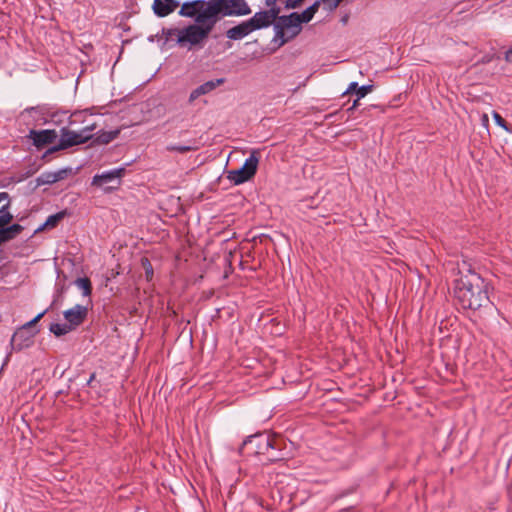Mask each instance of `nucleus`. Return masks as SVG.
Listing matches in <instances>:
<instances>
[{
    "label": "nucleus",
    "mask_w": 512,
    "mask_h": 512,
    "mask_svg": "<svg viewBox=\"0 0 512 512\" xmlns=\"http://www.w3.org/2000/svg\"><path fill=\"white\" fill-rule=\"evenodd\" d=\"M96 128L95 124L85 126L80 132H75L73 130L68 129L67 127H63L60 130V147H63L64 150L84 144L93 138V135L90 134Z\"/></svg>",
    "instance_id": "nucleus-7"
},
{
    "label": "nucleus",
    "mask_w": 512,
    "mask_h": 512,
    "mask_svg": "<svg viewBox=\"0 0 512 512\" xmlns=\"http://www.w3.org/2000/svg\"><path fill=\"white\" fill-rule=\"evenodd\" d=\"M66 323L72 330H75L85 322L88 316V307L76 304L72 308L63 312Z\"/></svg>",
    "instance_id": "nucleus-11"
},
{
    "label": "nucleus",
    "mask_w": 512,
    "mask_h": 512,
    "mask_svg": "<svg viewBox=\"0 0 512 512\" xmlns=\"http://www.w3.org/2000/svg\"><path fill=\"white\" fill-rule=\"evenodd\" d=\"M269 9L263 10L266 16L269 18L271 25L278 21L279 15L281 12V8L275 3L274 5H266Z\"/></svg>",
    "instance_id": "nucleus-25"
},
{
    "label": "nucleus",
    "mask_w": 512,
    "mask_h": 512,
    "mask_svg": "<svg viewBox=\"0 0 512 512\" xmlns=\"http://www.w3.org/2000/svg\"><path fill=\"white\" fill-rule=\"evenodd\" d=\"M336 113H337V112L328 114V115L326 116V119H330V118L334 117V115H335Z\"/></svg>",
    "instance_id": "nucleus-44"
},
{
    "label": "nucleus",
    "mask_w": 512,
    "mask_h": 512,
    "mask_svg": "<svg viewBox=\"0 0 512 512\" xmlns=\"http://www.w3.org/2000/svg\"><path fill=\"white\" fill-rule=\"evenodd\" d=\"M250 33H252L251 28L249 27L247 21H242L241 23L229 28L225 32V36L229 40L237 41L241 40L244 37L248 36Z\"/></svg>",
    "instance_id": "nucleus-15"
},
{
    "label": "nucleus",
    "mask_w": 512,
    "mask_h": 512,
    "mask_svg": "<svg viewBox=\"0 0 512 512\" xmlns=\"http://www.w3.org/2000/svg\"><path fill=\"white\" fill-rule=\"evenodd\" d=\"M374 86L373 85H362L359 86L357 82H351L346 89V91L342 94V96H345L347 94H353L355 93L358 97V99L364 98L368 93L373 91Z\"/></svg>",
    "instance_id": "nucleus-18"
},
{
    "label": "nucleus",
    "mask_w": 512,
    "mask_h": 512,
    "mask_svg": "<svg viewBox=\"0 0 512 512\" xmlns=\"http://www.w3.org/2000/svg\"><path fill=\"white\" fill-rule=\"evenodd\" d=\"M6 230L10 240H13L24 230V227L18 223H14L10 226L6 225Z\"/></svg>",
    "instance_id": "nucleus-28"
},
{
    "label": "nucleus",
    "mask_w": 512,
    "mask_h": 512,
    "mask_svg": "<svg viewBox=\"0 0 512 512\" xmlns=\"http://www.w3.org/2000/svg\"><path fill=\"white\" fill-rule=\"evenodd\" d=\"M259 160V151L253 150L240 168L228 171L227 178L234 185H240L250 181L257 173Z\"/></svg>",
    "instance_id": "nucleus-5"
},
{
    "label": "nucleus",
    "mask_w": 512,
    "mask_h": 512,
    "mask_svg": "<svg viewBox=\"0 0 512 512\" xmlns=\"http://www.w3.org/2000/svg\"><path fill=\"white\" fill-rule=\"evenodd\" d=\"M276 438L267 433H256L248 436L242 443L239 453L247 456L263 455L275 449Z\"/></svg>",
    "instance_id": "nucleus-4"
},
{
    "label": "nucleus",
    "mask_w": 512,
    "mask_h": 512,
    "mask_svg": "<svg viewBox=\"0 0 512 512\" xmlns=\"http://www.w3.org/2000/svg\"><path fill=\"white\" fill-rule=\"evenodd\" d=\"M54 183H56V182L53 177L52 171L43 172L36 178V186L37 187L42 186V185H52Z\"/></svg>",
    "instance_id": "nucleus-26"
},
{
    "label": "nucleus",
    "mask_w": 512,
    "mask_h": 512,
    "mask_svg": "<svg viewBox=\"0 0 512 512\" xmlns=\"http://www.w3.org/2000/svg\"><path fill=\"white\" fill-rule=\"evenodd\" d=\"M483 119H484L485 121H488V116L485 114V115L483 116Z\"/></svg>",
    "instance_id": "nucleus-48"
},
{
    "label": "nucleus",
    "mask_w": 512,
    "mask_h": 512,
    "mask_svg": "<svg viewBox=\"0 0 512 512\" xmlns=\"http://www.w3.org/2000/svg\"><path fill=\"white\" fill-rule=\"evenodd\" d=\"M58 137L56 130L54 129H45V130H35L31 129L26 136L29 140L32 141V144L39 150L43 147L52 144Z\"/></svg>",
    "instance_id": "nucleus-10"
},
{
    "label": "nucleus",
    "mask_w": 512,
    "mask_h": 512,
    "mask_svg": "<svg viewBox=\"0 0 512 512\" xmlns=\"http://www.w3.org/2000/svg\"><path fill=\"white\" fill-rule=\"evenodd\" d=\"M60 150H64V148H63V147H60V142H58V144H57V145H54V146H52V147L48 148V149L43 153V155H42V157H41V158H42L43 160H47V159H48V157H49L50 155H52L53 153L58 152V151H60Z\"/></svg>",
    "instance_id": "nucleus-36"
},
{
    "label": "nucleus",
    "mask_w": 512,
    "mask_h": 512,
    "mask_svg": "<svg viewBox=\"0 0 512 512\" xmlns=\"http://www.w3.org/2000/svg\"><path fill=\"white\" fill-rule=\"evenodd\" d=\"M38 332L39 330H25L20 327L12 335L10 341L11 350L21 351L31 347L34 344V338Z\"/></svg>",
    "instance_id": "nucleus-9"
},
{
    "label": "nucleus",
    "mask_w": 512,
    "mask_h": 512,
    "mask_svg": "<svg viewBox=\"0 0 512 512\" xmlns=\"http://www.w3.org/2000/svg\"><path fill=\"white\" fill-rule=\"evenodd\" d=\"M179 0H154L152 4L153 13L163 18L173 13L178 7L181 8Z\"/></svg>",
    "instance_id": "nucleus-12"
},
{
    "label": "nucleus",
    "mask_w": 512,
    "mask_h": 512,
    "mask_svg": "<svg viewBox=\"0 0 512 512\" xmlns=\"http://www.w3.org/2000/svg\"><path fill=\"white\" fill-rule=\"evenodd\" d=\"M60 150H64V148H63V147H60V142H58V144H57V145H54V146H52V147L48 148V149L43 153V155H42V157H41V158H42L43 160H47V159H48V157H49L50 155H52L53 153L58 152V151H60Z\"/></svg>",
    "instance_id": "nucleus-34"
},
{
    "label": "nucleus",
    "mask_w": 512,
    "mask_h": 512,
    "mask_svg": "<svg viewBox=\"0 0 512 512\" xmlns=\"http://www.w3.org/2000/svg\"><path fill=\"white\" fill-rule=\"evenodd\" d=\"M11 196L7 192H0V227L9 225L14 216L10 212Z\"/></svg>",
    "instance_id": "nucleus-13"
},
{
    "label": "nucleus",
    "mask_w": 512,
    "mask_h": 512,
    "mask_svg": "<svg viewBox=\"0 0 512 512\" xmlns=\"http://www.w3.org/2000/svg\"><path fill=\"white\" fill-rule=\"evenodd\" d=\"M51 333H53L56 337H61L69 332L73 331L67 323H52L49 327Z\"/></svg>",
    "instance_id": "nucleus-24"
},
{
    "label": "nucleus",
    "mask_w": 512,
    "mask_h": 512,
    "mask_svg": "<svg viewBox=\"0 0 512 512\" xmlns=\"http://www.w3.org/2000/svg\"><path fill=\"white\" fill-rule=\"evenodd\" d=\"M360 99H355L353 104L347 109V112H353L359 106Z\"/></svg>",
    "instance_id": "nucleus-40"
},
{
    "label": "nucleus",
    "mask_w": 512,
    "mask_h": 512,
    "mask_svg": "<svg viewBox=\"0 0 512 512\" xmlns=\"http://www.w3.org/2000/svg\"><path fill=\"white\" fill-rule=\"evenodd\" d=\"M504 60L512 64V46L505 52Z\"/></svg>",
    "instance_id": "nucleus-39"
},
{
    "label": "nucleus",
    "mask_w": 512,
    "mask_h": 512,
    "mask_svg": "<svg viewBox=\"0 0 512 512\" xmlns=\"http://www.w3.org/2000/svg\"><path fill=\"white\" fill-rule=\"evenodd\" d=\"M193 25V23L187 25L186 27L182 29L178 28H165L163 27L161 30V37L165 38V42H169L174 40L176 44H178L180 47H186L189 45V48L195 47V46H202L204 41L206 39H199V37L194 35L193 33L189 32V28Z\"/></svg>",
    "instance_id": "nucleus-6"
},
{
    "label": "nucleus",
    "mask_w": 512,
    "mask_h": 512,
    "mask_svg": "<svg viewBox=\"0 0 512 512\" xmlns=\"http://www.w3.org/2000/svg\"><path fill=\"white\" fill-rule=\"evenodd\" d=\"M10 355H11V352H10V353H8V355L6 356V359H5V361H4V365L9 361V357H10Z\"/></svg>",
    "instance_id": "nucleus-46"
},
{
    "label": "nucleus",
    "mask_w": 512,
    "mask_h": 512,
    "mask_svg": "<svg viewBox=\"0 0 512 512\" xmlns=\"http://www.w3.org/2000/svg\"><path fill=\"white\" fill-rule=\"evenodd\" d=\"M459 277L454 280L453 294L456 303L464 310L476 311L487 307L491 301L490 283L473 271L466 262L458 269Z\"/></svg>",
    "instance_id": "nucleus-2"
},
{
    "label": "nucleus",
    "mask_w": 512,
    "mask_h": 512,
    "mask_svg": "<svg viewBox=\"0 0 512 512\" xmlns=\"http://www.w3.org/2000/svg\"><path fill=\"white\" fill-rule=\"evenodd\" d=\"M279 0H265V5H274L275 3H277Z\"/></svg>",
    "instance_id": "nucleus-43"
},
{
    "label": "nucleus",
    "mask_w": 512,
    "mask_h": 512,
    "mask_svg": "<svg viewBox=\"0 0 512 512\" xmlns=\"http://www.w3.org/2000/svg\"><path fill=\"white\" fill-rule=\"evenodd\" d=\"M74 284L82 290L83 296L88 297L92 293V283L89 278L83 277V278H77L74 281Z\"/></svg>",
    "instance_id": "nucleus-23"
},
{
    "label": "nucleus",
    "mask_w": 512,
    "mask_h": 512,
    "mask_svg": "<svg viewBox=\"0 0 512 512\" xmlns=\"http://www.w3.org/2000/svg\"><path fill=\"white\" fill-rule=\"evenodd\" d=\"M348 20H349V15H344V16L341 18V20H340V21L345 25V24H347Z\"/></svg>",
    "instance_id": "nucleus-42"
},
{
    "label": "nucleus",
    "mask_w": 512,
    "mask_h": 512,
    "mask_svg": "<svg viewBox=\"0 0 512 512\" xmlns=\"http://www.w3.org/2000/svg\"><path fill=\"white\" fill-rule=\"evenodd\" d=\"M352 492H353V490H349L347 493H341V494L339 495V497H344V496H345V495H347L348 493H352Z\"/></svg>",
    "instance_id": "nucleus-45"
},
{
    "label": "nucleus",
    "mask_w": 512,
    "mask_h": 512,
    "mask_svg": "<svg viewBox=\"0 0 512 512\" xmlns=\"http://www.w3.org/2000/svg\"><path fill=\"white\" fill-rule=\"evenodd\" d=\"M82 117H83V112H81V111H76V112L72 113L71 115L68 116V125L72 126L76 123L83 122L84 120L82 119Z\"/></svg>",
    "instance_id": "nucleus-31"
},
{
    "label": "nucleus",
    "mask_w": 512,
    "mask_h": 512,
    "mask_svg": "<svg viewBox=\"0 0 512 512\" xmlns=\"http://www.w3.org/2000/svg\"><path fill=\"white\" fill-rule=\"evenodd\" d=\"M320 5H321V1L317 0L311 6L306 8L302 13H299V17L301 18L303 23H308L313 19L314 15L318 11Z\"/></svg>",
    "instance_id": "nucleus-21"
},
{
    "label": "nucleus",
    "mask_w": 512,
    "mask_h": 512,
    "mask_svg": "<svg viewBox=\"0 0 512 512\" xmlns=\"http://www.w3.org/2000/svg\"><path fill=\"white\" fill-rule=\"evenodd\" d=\"M200 147L199 142L196 139L190 140L189 145H176L170 144L166 146V150L169 152H178L184 154L190 151H196Z\"/></svg>",
    "instance_id": "nucleus-19"
},
{
    "label": "nucleus",
    "mask_w": 512,
    "mask_h": 512,
    "mask_svg": "<svg viewBox=\"0 0 512 512\" xmlns=\"http://www.w3.org/2000/svg\"><path fill=\"white\" fill-rule=\"evenodd\" d=\"M126 169L124 167L115 168L109 171H105L101 174H96L92 178L91 185L97 187H103L109 183H115V185L106 187L105 191L117 189L121 184V178L124 176Z\"/></svg>",
    "instance_id": "nucleus-8"
},
{
    "label": "nucleus",
    "mask_w": 512,
    "mask_h": 512,
    "mask_svg": "<svg viewBox=\"0 0 512 512\" xmlns=\"http://www.w3.org/2000/svg\"><path fill=\"white\" fill-rule=\"evenodd\" d=\"M73 170L71 167H65L62 169H59L58 171L53 172V177L55 179V182H59L61 180L66 179L68 176L72 175Z\"/></svg>",
    "instance_id": "nucleus-27"
},
{
    "label": "nucleus",
    "mask_w": 512,
    "mask_h": 512,
    "mask_svg": "<svg viewBox=\"0 0 512 512\" xmlns=\"http://www.w3.org/2000/svg\"><path fill=\"white\" fill-rule=\"evenodd\" d=\"M252 32L267 28L271 25L269 18L266 16L264 11L256 12L251 18L246 20Z\"/></svg>",
    "instance_id": "nucleus-16"
},
{
    "label": "nucleus",
    "mask_w": 512,
    "mask_h": 512,
    "mask_svg": "<svg viewBox=\"0 0 512 512\" xmlns=\"http://www.w3.org/2000/svg\"><path fill=\"white\" fill-rule=\"evenodd\" d=\"M11 241L6 230V226L0 227V245Z\"/></svg>",
    "instance_id": "nucleus-37"
},
{
    "label": "nucleus",
    "mask_w": 512,
    "mask_h": 512,
    "mask_svg": "<svg viewBox=\"0 0 512 512\" xmlns=\"http://www.w3.org/2000/svg\"><path fill=\"white\" fill-rule=\"evenodd\" d=\"M305 0H298V2H300L301 4L304 2Z\"/></svg>",
    "instance_id": "nucleus-49"
},
{
    "label": "nucleus",
    "mask_w": 512,
    "mask_h": 512,
    "mask_svg": "<svg viewBox=\"0 0 512 512\" xmlns=\"http://www.w3.org/2000/svg\"><path fill=\"white\" fill-rule=\"evenodd\" d=\"M67 215V211L63 210L56 214L50 215L44 224L38 229V231L43 230L45 228H55L59 222L64 219V217Z\"/></svg>",
    "instance_id": "nucleus-20"
},
{
    "label": "nucleus",
    "mask_w": 512,
    "mask_h": 512,
    "mask_svg": "<svg viewBox=\"0 0 512 512\" xmlns=\"http://www.w3.org/2000/svg\"><path fill=\"white\" fill-rule=\"evenodd\" d=\"M142 265L145 269V275L147 280H150L153 276V268L150 261L147 258L142 259Z\"/></svg>",
    "instance_id": "nucleus-33"
},
{
    "label": "nucleus",
    "mask_w": 512,
    "mask_h": 512,
    "mask_svg": "<svg viewBox=\"0 0 512 512\" xmlns=\"http://www.w3.org/2000/svg\"><path fill=\"white\" fill-rule=\"evenodd\" d=\"M493 119L495 120V123L502 127L503 129H505L506 131H510L509 127H508V123L506 122V120L497 112H493Z\"/></svg>",
    "instance_id": "nucleus-32"
},
{
    "label": "nucleus",
    "mask_w": 512,
    "mask_h": 512,
    "mask_svg": "<svg viewBox=\"0 0 512 512\" xmlns=\"http://www.w3.org/2000/svg\"><path fill=\"white\" fill-rule=\"evenodd\" d=\"M303 21L299 17V13L292 12L289 15H282L278 21L274 23L273 42L277 47H281L294 39L302 31Z\"/></svg>",
    "instance_id": "nucleus-3"
},
{
    "label": "nucleus",
    "mask_w": 512,
    "mask_h": 512,
    "mask_svg": "<svg viewBox=\"0 0 512 512\" xmlns=\"http://www.w3.org/2000/svg\"><path fill=\"white\" fill-rule=\"evenodd\" d=\"M224 82H225L224 78H219V79H215V80H209V81L201 84L200 86H198L197 88H195L194 90L191 91V93L189 95L188 102L193 103L197 98H199L202 95H206V94L212 92L213 90H215L218 86H220Z\"/></svg>",
    "instance_id": "nucleus-14"
},
{
    "label": "nucleus",
    "mask_w": 512,
    "mask_h": 512,
    "mask_svg": "<svg viewBox=\"0 0 512 512\" xmlns=\"http://www.w3.org/2000/svg\"><path fill=\"white\" fill-rule=\"evenodd\" d=\"M120 134L119 129L111 130V131H104L100 130L95 134V137L93 136V143L97 145H106L112 142L114 139H116Z\"/></svg>",
    "instance_id": "nucleus-17"
},
{
    "label": "nucleus",
    "mask_w": 512,
    "mask_h": 512,
    "mask_svg": "<svg viewBox=\"0 0 512 512\" xmlns=\"http://www.w3.org/2000/svg\"><path fill=\"white\" fill-rule=\"evenodd\" d=\"M34 109H35L34 107H31V108H27L25 111L30 112V111H32Z\"/></svg>",
    "instance_id": "nucleus-47"
},
{
    "label": "nucleus",
    "mask_w": 512,
    "mask_h": 512,
    "mask_svg": "<svg viewBox=\"0 0 512 512\" xmlns=\"http://www.w3.org/2000/svg\"><path fill=\"white\" fill-rule=\"evenodd\" d=\"M67 112H54L50 116V121L55 125H60L63 123L64 118L66 117Z\"/></svg>",
    "instance_id": "nucleus-30"
},
{
    "label": "nucleus",
    "mask_w": 512,
    "mask_h": 512,
    "mask_svg": "<svg viewBox=\"0 0 512 512\" xmlns=\"http://www.w3.org/2000/svg\"><path fill=\"white\" fill-rule=\"evenodd\" d=\"M276 441H277V446L275 447V449H271L270 452H267L265 454L267 460L271 461V462H276V461H280V460L284 459V454L282 453L283 442H282V440L277 439V438H276Z\"/></svg>",
    "instance_id": "nucleus-22"
},
{
    "label": "nucleus",
    "mask_w": 512,
    "mask_h": 512,
    "mask_svg": "<svg viewBox=\"0 0 512 512\" xmlns=\"http://www.w3.org/2000/svg\"><path fill=\"white\" fill-rule=\"evenodd\" d=\"M251 14L246 0H189L182 3L178 15L193 19L189 32L199 39H208L216 24L225 17Z\"/></svg>",
    "instance_id": "nucleus-1"
},
{
    "label": "nucleus",
    "mask_w": 512,
    "mask_h": 512,
    "mask_svg": "<svg viewBox=\"0 0 512 512\" xmlns=\"http://www.w3.org/2000/svg\"><path fill=\"white\" fill-rule=\"evenodd\" d=\"M96 378V374L95 373H92L89 377V379L87 380V383L86 385L89 386V387H92V383L93 381L95 380Z\"/></svg>",
    "instance_id": "nucleus-41"
},
{
    "label": "nucleus",
    "mask_w": 512,
    "mask_h": 512,
    "mask_svg": "<svg viewBox=\"0 0 512 512\" xmlns=\"http://www.w3.org/2000/svg\"><path fill=\"white\" fill-rule=\"evenodd\" d=\"M60 150H64V148H63V147H60V142H58V144H57V145H54V146H52V147L48 148V149L43 153V155H42V157H41V158H42L43 160H47V159H48V157H49L50 155H52L53 153L58 152V151H60Z\"/></svg>",
    "instance_id": "nucleus-35"
},
{
    "label": "nucleus",
    "mask_w": 512,
    "mask_h": 512,
    "mask_svg": "<svg viewBox=\"0 0 512 512\" xmlns=\"http://www.w3.org/2000/svg\"><path fill=\"white\" fill-rule=\"evenodd\" d=\"M46 312H47V310H44L41 313L37 314L32 320H30L29 322L22 325L21 328H23L25 330H36L35 329L36 324L42 319V317L45 315Z\"/></svg>",
    "instance_id": "nucleus-29"
},
{
    "label": "nucleus",
    "mask_w": 512,
    "mask_h": 512,
    "mask_svg": "<svg viewBox=\"0 0 512 512\" xmlns=\"http://www.w3.org/2000/svg\"><path fill=\"white\" fill-rule=\"evenodd\" d=\"M301 6V3L298 0H285L284 7L285 9H296Z\"/></svg>",
    "instance_id": "nucleus-38"
}]
</instances>
